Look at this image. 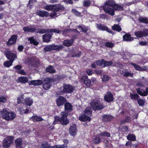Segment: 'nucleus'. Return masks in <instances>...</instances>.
<instances>
[{
  "label": "nucleus",
  "instance_id": "nucleus-1",
  "mask_svg": "<svg viewBox=\"0 0 148 148\" xmlns=\"http://www.w3.org/2000/svg\"><path fill=\"white\" fill-rule=\"evenodd\" d=\"M101 100L100 98H97L90 103L91 106L94 110H100L104 108V106L101 103Z\"/></svg>",
  "mask_w": 148,
  "mask_h": 148
},
{
  "label": "nucleus",
  "instance_id": "nucleus-2",
  "mask_svg": "<svg viewBox=\"0 0 148 148\" xmlns=\"http://www.w3.org/2000/svg\"><path fill=\"white\" fill-rule=\"evenodd\" d=\"M0 113L3 118L8 121L13 120L16 116V115L14 112L8 111L5 109H3L0 112Z\"/></svg>",
  "mask_w": 148,
  "mask_h": 148
},
{
  "label": "nucleus",
  "instance_id": "nucleus-3",
  "mask_svg": "<svg viewBox=\"0 0 148 148\" xmlns=\"http://www.w3.org/2000/svg\"><path fill=\"white\" fill-rule=\"evenodd\" d=\"M68 113L65 112H62L61 113L62 116L59 118L58 116H56L54 123L55 124L59 121L60 123L63 125H66L69 123V120L67 119Z\"/></svg>",
  "mask_w": 148,
  "mask_h": 148
},
{
  "label": "nucleus",
  "instance_id": "nucleus-4",
  "mask_svg": "<svg viewBox=\"0 0 148 148\" xmlns=\"http://www.w3.org/2000/svg\"><path fill=\"white\" fill-rule=\"evenodd\" d=\"M92 112L91 108L88 107L84 111L85 114H82L79 116V120L82 121H90L91 120V118L89 116H87L86 115L90 116L92 114Z\"/></svg>",
  "mask_w": 148,
  "mask_h": 148
},
{
  "label": "nucleus",
  "instance_id": "nucleus-5",
  "mask_svg": "<svg viewBox=\"0 0 148 148\" xmlns=\"http://www.w3.org/2000/svg\"><path fill=\"white\" fill-rule=\"evenodd\" d=\"M95 62L97 63V66H101L102 68L110 66L113 64V62L112 61H106L104 59L97 60Z\"/></svg>",
  "mask_w": 148,
  "mask_h": 148
},
{
  "label": "nucleus",
  "instance_id": "nucleus-6",
  "mask_svg": "<svg viewBox=\"0 0 148 148\" xmlns=\"http://www.w3.org/2000/svg\"><path fill=\"white\" fill-rule=\"evenodd\" d=\"M14 142V138L12 136H8L3 141L2 146L4 148H8Z\"/></svg>",
  "mask_w": 148,
  "mask_h": 148
},
{
  "label": "nucleus",
  "instance_id": "nucleus-7",
  "mask_svg": "<svg viewBox=\"0 0 148 148\" xmlns=\"http://www.w3.org/2000/svg\"><path fill=\"white\" fill-rule=\"evenodd\" d=\"M97 28L98 29L102 31H107V32L110 33V34H113L114 33L113 32L106 26L104 25H102L101 24H97Z\"/></svg>",
  "mask_w": 148,
  "mask_h": 148
},
{
  "label": "nucleus",
  "instance_id": "nucleus-8",
  "mask_svg": "<svg viewBox=\"0 0 148 148\" xmlns=\"http://www.w3.org/2000/svg\"><path fill=\"white\" fill-rule=\"evenodd\" d=\"M77 131V128L76 124L71 123L70 124L69 129V133L70 134L73 136L76 135Z\"/></svg>",
  "mask_w": 148,
  "mask_h": 148
},
{
  "label": "nucleus",
  "instance_id": "nucleus-9",
  "mask_svg": "<svg viewBox=\"0 0 148 148\" xmlns=\"http://www.w3.org/2000/svg\"><path fill=\"white\" fill-rule=\"evenodd\" d=\"M63 92H72L75 89V87L69 84H64L63 87Z\"/></svg>",
  "mask_w": 148,
  "mask_h": 148
},
{
  "label": "nucleus",
  "instance_id": "nucleus-10",
  "mask_svg": "<svg viewBox=\"0 0 148 148\" xmlns=\"http://www.w3.org/2000/svg\"><path fill=\"white\" fill-rule=\"evenodd\" d=\"M17 38L18 36L16 35H12L7 42V45L8 46H10L16 43Z\"/></svg>",
  "mask_w": 148,
  "mask_h": 148
},
{
  "label": "nucleus",
  "instance_id": "nucleus-11",
  "mask_svg": "<svg viewBox=\"0 0 148 148\" xmlns=\"http://www.w3.org/2000/svg\"><path fill=\"white\" fill-rule=\"evenodd\" d=\"M36 14L40 17H47L49 16V13L45 10H38L36 11Z\"/></svg>",
  "mask_w": 148,
  "mask_h": 148
},
{
  "label": "nucleus",
  "instance_id": "nucleus-12",
  "mask_svg": "<svg viewBox=\"0 0 148 148\" xmlns=\"http://www.w3.org/2000/svg\"><path fill=\"white\" fill-rule=\"evenodd\" d=\"M56 101L57 106L60 107L63 105L65 103H66L67 100L63 97L60 96L56 99Z\"/></svg>",
  "mask_w": 148,
  "mask_h": 148
},
{
  "label": "nucleus",
  "instance_id": "nucleus-13",
  "mask_svg": "<svg viewBox=\"0 0 148 148\" xmlns=\"http://www.w3.org/2000/svg\"><path fill=\"white\" fill-rule=\"evenodd\" d=\"M5 55L8 59L13 62L15 58L16 57V55L14 53H12L11 51H7L4 52Z\"/></svg>",
  "mask_w": 148,
  "mask_h": 148
},
{
  "label": "nucleus",
  "instance_id": "nucleus-14",
  "mask_svg": "<svg viewBox=\"0 0 148 148\" xmlns=\"http://www.w3.org/2000/svg\"><path fill=\"white\" fill-rule=\"evenodd\" d=\"M102 7L103 10L106 13L112 16L114 15V11L113 8L104 5Z\"/></svg>",
  "mask_w": 148,
  "mask_h": 148
},
{
  "label": "nucleus",
  "instance_id": "nucleus-15",
  "mask_svg": "<svg viewBox=\"0 0 148 148\" xmlns=\"http://www.w3.org/2000/svg\"><path fill=\"white\" fill-rule=\"evenodd\" d=\"M54 7L52 10L53 12H56L60 10H64L65 9V7L63 5H62L60 4H53Z\"/></svg>",
  "mask_w": 148,
  "mask_h": 148
},
{
  "label": "nucleus",
  "instance_id": "nucleus-16",
  "mask_svg": "<svg viewBox=\"0 0 148 148\" xmlns=\"http://www.w3.org/2000/svg\"><path fill=\"white\" fill-rule=\"evenodd\" d=\"M82 81L84 82V84L87 87H90L91 84V81L88 78L87 75L83 76L81 78Z\"/></svg>",
  "mask_w": 148,
  "mask_h": 148
},
{
  "label": "nucleus",
  "instance_id": "nucleus-17",
  "mask_svg": "<svg viewBox=\"0 0 148 148\" xmlns=\"http://www.w3.org/2000/svg\"><path fill=\"white\" fill-rule=\"evenodd\" d=\"M42 32H41V33H45L54 32L59 34L61 33L60 30L55 29H44V30H42Z\"/></svg>",
  "mask_w": 148,
  "mask_h": 148
},
{
  "label": "nucleus",
  "instance_id": "nucleus-18",
  "mask_svg": "<svg viewBox=\"0 0 148 148\" xmlns=\"http://www.w3.org/2000/svg\"><path fill=\"white\" fill-rule=\"evenodd\" d=\"M53 34L51 33V34L46 33L42 36L43 41L45 42H49L51 40Z\"/></svg>",
  "mask_w": 148,
  "mask_h": 148
},
{
  "label": "nucleus",
  "instance_id": "nucleus-19",
  "mask_svg": "<svg viewBox=\"0 0 148 148\" xmlns=\"http://www.w3.org/2000/svg\"><path fill=\"white\" fill-rule=\"evenodd\" d=\"M74 39L73 38L71 39H66L64 40L63 45L64 46L69 47L72 45L73 43Z\"/></svg>",
  "mask_w": 148,
  "mask_h": 148
},
{
  "label": "nucleus",
  "instance_id": "nucleus-20",
  "mask_svg": "<svg viewBox=\"0 0 148 148\" xmlns=\"http://www.w3.org/2000/svg\"><path fill=\"white\" fill-rule=\"evenodd\" d=\"M22 139L21 138H17L15 141L16 148H23L22 146Z\"/></svg>",
  "mask_w": 148,
  "mask_h": 148
},
{
  "label": "nucleus",
  "instance_id": "nucleus-21",
  "mask_svg": "<svg viewBox=\"0 0 148 148\" xmlns=\"http://www.w3.org/2000/svg\"><path fill=\"white\" fill-rule=\"evenodd\" d=\"M65 111L66 113H68L71 112L72 110V106L71 104L69 102L65 103L64 105Z\"/></svg>",
  "mask_w": 148,
  "mask_h": 148
},
{
  "label": "nucleus",
  "instance_id": "nucleus-22",
  "mask_svg": "<svg viewBox=\"0 0 148 148\" xmlns=\"http://www.w3.org/2000/svg\"><path fill=\"white\" fill-rule=\"evenodd\" d=\"M42 81L40 80H32L29 82V85L39 86L42 84Z\"/></svg>",
  "mask_w": 148,
  "mask_h": 148
},
{
  "label": "nucleus",
  "instance_id": "nucleus-23",
  "mask_svg": "<svg viewBox=\"0 0 148 148\" xmlns=\"http://www.w3.org/2000/svg\"><path fill=\"white\" fill-rule=\"evenodd\" d=\"M44 30V29H42L40 28H38L37 29L36 28L34 27H31L29 28V32H35L37 33H38L40 34H43L44 33H41V32H42V30Z\"/></svg>",
  "mask_w": 148,
  "mask_h": 148
},
{
  "label": "nucleus",
  "instance_id": "nucleus-24",
  "mask_svg": "<svg viewBox=\"0 0 148 148\" xmlns=\"http://www.w3.org/2000/svg\"><path fill=\"white\" fill-rule=\"evenodd\" d=\"M45 71L47 73L51 74L54 73L56 72V71L54 69L53 67L51 65H49L45 69Z\"/></svg>",
  "mask_w": 148,
  "mask_h": 148
},
{
  "label": "nucleus",
  "instance_id": "nucleus-25",
  "mask_svg": "<svg viewBox=\"0 0 148 148\" xmlns=\"http://www.w3.org/2000/svg\"><path fill=\"white\" fill-rule=\"evenodd\" d=\"M134 40V38L131 37L129 34H126L123 36V40L125 41H132Z\"/></svg>",
  "mask_w": 148,
  "mask_h": 148
},
{
  "label": "nucleus",
  "instance_id": "nucleus-26",
  "mask_svg": "<svg viewBox=\"0 0 148 148\" xmlns=\"http://www.w3.org/2000/svg\"><path fill=\"white\" fill-rule=\"evenodd\" d=\"M113 95L111 93H108L104 96L105 100L108 102H110L113 101Z\"/></svg>",
  "mask_w": 148,
  "mask_h": 148
},
{
  "label": "nucleus",
  "instance_id": "nucleus-27",
  "mask_svg": "<svg viewBox=\"0 0 148 148\" xmlns=\"http://www.w3.org/2000/svg\"><path fill=\"white\" fill-rule=\"evenodd\" d=\"M27 40L30 41V44H33L34 46H37L39 43L33 36L27 38Z\"/></svg>",
  "mask_w": 148,
  "mask_h": 148
},
{
  "label": "nucleus",
  "instance_id": "nucleus-28",
  "mask_svg": "<svg viewBox=\"0 0 148 148\" xmlns=\"http://www.w3.org/2000/svg\"><path fill=\"white\" fill-rule=\"evenodd\" d=\"M130 64L134 67L136 71H143L145 70L144 68L145 67H144V68H143L136 64L133 63H130Z\"/></svg>",
  "mask_w": 148,
  "mask_h": 148
},
{
  "label": "nucleus",
  "instance_id": "nucleus-29",
  "mask_svg": "<svg viewBox=\"0 0 148 148\" xmlns=\"http://www.w3.org/2000/svg\"><path fill=\"white\" fill-rule=\"evenodd\" d=\"M30 61L32 63L31 66H32L36 67L40 64L39 61L38 60L31 58Z\"/></svg>",
  "mask_w": 148,
  "mask_h": 148
},
{
  "label": "nucleus",
  "instance_id": "nucleus-30",
  "mask_svg": "<svg viewBox=\"0 0 148 148\" xmlns=\"http://www.w3.org/2000/svg\"><path fill=\"white\" fill-rule=\"evenodd\" d=\"M72 53L71 56L72 57H77L79 58L82 54L81 52L78 50L77 51H73Z\"/></svg>",
  "mask_w": 148,
  "mask_h": 148
},
{
  "label": "nucleus",
  "instance_id": "nucleus-31",
  "mask_svg": "<svg viewBox=\"0 0 148 148\" xmlns=\"http://www.w3.org/2000/svg\"><path fill=\"white\" fill-rule=\"evenodd\" d=\"M112 7L114 9V10H123V7L118 4H113L112 6Z\"/></svg>",
  "mask_w": 148,
  "mask_h": 148
},
{
  "label": "nucleus",
  "instance_id": "nucleus-32",
  "mask_svg": "<svg viewBox=\"0 0 148 148\" xmlns=\"http://www.w3.org/2000/svg\"><path fill=\"white\" fill-rule=\"evenodd\" d=\"M25 102L27 106H30L33 103V99L29 97L26 98L24 99Z\"/></svg>",
  "mask_w": 148,
  "mask_h": 148
},
{
  "label": "nucleus",
  "instance_id": "nucleus-33",
  "mask_svg": "<svg viewBox=\"0 0 148 148\" xmlns=\"http://www.w3.org/2000/svg\"><path fill=\"white\" fill-rule=\"evenodd\" d=\"M51 49L52 50L59 51L62 49L64 48V47L62 45H61L59 46L55 45H51Z\"/></svg>",
  "mask_w": 148,
  "mask_h": 148
},
{
  "label": "nucleus",
  "instance_id": "nucleus-34",
  "mask_svg": "<svg viewBox=\"0 0 148 148\" xmlns=\"http://www.w3.org/2000/svg\"><path fill=\"white\" fill-rule=\"evenodd\" d=\"M18 79L19 82L23 84L26 83L28 81V78L26 77H19L18 78Z\"/></svg>",
  "mask_w": 148,
  "mask_h": 148
},
{
  "label": "nucleus",
  "instance_id": "nucleus-35",
  "mask_svg": "<svg viewBox=\"0 0 148 148\" xmlns=\"http://www.w3.org/2000/svg\"><path fill=\"white\" fill-rule=\"evenodd\" d=\"M112 29L113 30L120 32L121 31L122 28L119 24H114L112 27Z\"/></svg>",
  "mask_w": 148,
  "mask_h": 148
},
{
  "label": "nucleus",
  "instance_id": "nucleus-36",
  "mask_svg": "<svg viewBox=\"0 0 148 148\" xmlns=\"http://www.w3.org/2000/svg\"><path fill=\"white\" fill-rule=\"evenodd\" d=\"M127 139L130 141H134L136 140V137L135 135L132 134H129L127 137Z\"/></svg>",
  "mask_w": 148,
  "mask_h": 148
},
{
  "label": "nucleus",
  "instance_id": "nucleus-37",
  "mask_svg": "<svg viewBox=\"0 0 148 148\" xmlns=\"http://www.w3.org/2000/svg\"><path fill=\"white\" fill-rule=\"evenodd\" d=\"M113 119V117L108 115H104L103 116V120L105 121H109L112 120Z\"/></svg>",
  "mask_w": 148,
  "mask_h": 148
},
{
  "label": "nucleus",
  "instance_id": "nucleus-38",
  "mask_svg": "<svg viewBox=\"0 0 148 148\" xmlns=\"http://www.w3.org/2000/svg\"><path fill=\"white\" fill-rule=\"evenodd\" d=\"M97 135L98 136L101 137L102 139L103 138L102 137H109L110 136V134L105 131L103 132L100 134H98Z\"/></svg>",
  "mask_w": 148,
  "mask_h": 148
},
{
  "label": "nucleus",
  "instance_id": "nucleus-39",
  "mask_svg": "<svg viewBox=\"0 0 148 148\" xmlns=\"http://www.w3.org/2000/svg\"><path fill=\"white\" fill-rule=\"evenodd\" d=\"M32 119L34 121H40L43 120V119L39 116H34L32 117Z\"/></svg>",
  "mask_w": 148,
  "mask_h": 148
},
{
  "label": "nucleus",
  "instance_id": "nucleus-40",
  "mask_svg": "<svg viewBox=\"0 0 148 148\" xmlns=\"http://www.w3.org/2000/svg\"><path fill=\"white\" fill-rule=\"evenodd\" d=\"M122 74L125 77H133V74L129 72L128 71H123Z\"/></svg>",
  "mask_w": 148,
  "mask_h": 148
},
{
  "label": "nucleus",
  "instance_id": "nucleus-41",
  "mask_svg": "<svg viewBox=\"0 0 148 148\" xmlns=\"http://www.w3.org/2000/svg\"><path fill=\"white\" fill-rule=\"evenodd\" d=\"M77 27L79 29L81 28L82 31L85 33H86L88 30V27L85 25H84L82 27L81 25H78Z\"/></svg>",
  "mask_w": 148,
  "mask_h": 148
},
{
  "label": "nucleus",
  "instance_id": "nucleus-42",
  "mask_svg": "<svg viewBox=\"0 0 148 148\" xmlns=\"http://www.w3.org/2000/svg\"><path fill=\"white\" fill-rule=\"evenodd\" d=\"M138 20L141 23L148 24V18H144L142 17H140L138 18Z\"/></svg>",
  "mask_w": 148,
  "mask_h": 148
},
{
  "label": "nucleus",
  "instance_id": "nucleus-43",
  "mask_svg": "<svg viewBox=\"0 0 148 148\" xmlns=\"http://www.w3.org/2000/svg\"><path fill=\"white\" fill-rule=\"evenodd\" d=\"M99 137L96 136L93 137L92 141L94 143L98 144L100 143L101 142L100 138Z\"/></svg>",
  "mask_w": 148,
  "mask_h": 148
},
{
  "label": "nucleus",
  "instance_id": "nucleus-44",
  "mask_svg": "<svg viewBox=\"0 0 148 148\" xmlns=\"http://www.w3.org/2000/svg\"><path fill=\"white\" fill-rule=\"evenodd\" d=\"M130 96L132 99L136 100L139 98V96L138 95L135 93H130Z\"/></svg>",
  "mask_w": 148,
  "mask_h": 148
},
{
  "label": "nucleus",
  "instance_id": "nucleus-45",
  "mask_svg": "<svg viewBox=\"0 0 148 148\" xmlns=\"http://www.w3.org/2000/svg\"><path fill=\"white\" fill-rule=\"evenodd\" d=\"M68 147L67 145L66 144H63L62 145H57L51 147L50 148H67Z\"/></svg>",
  "mask_w": 148,
  "mask_h": 148
},
{
  "label": "nucleus",
  "instance_id": "nucleus-46",
  "mask_svg": "<svg viewBox=\"0 0 148 148\" xmlns=\"http://www.w3.org/2000/svg\"><path fill=\"white\" fill-rule=\"evenodd\" d=\"M134 35L138 37H142L143 36V34L142 31H137L134 32Z\"/></svg>",
  "mask_w": 148,
  "mask_h": 148
},
{
  "label": "nucleus",
  "instance_id": "nucleus-47",
  "mask_svg": "<svg viewBox=\"0 0 148 148\" xmlns=\"http://www.w3.org/2000/svg\"><path fill=\"white\" fill-rule=\"evenodd\" d=\"M52 79L48 77L45 78L43 81L42 83L51 84V82Z\"/></svg>",
  "mask_w": 148,
  "mask_h": 148
},
{
  "label": "nucleus",
  "instance_id": "nucleus-48",
  "mask_svg": "<svg viewBox=\"0 0 148 148\" xmlns=\"http://www.w3.org/2000/svg\"><path fill=\"white\" fill-rule=\"evenodd\" d=\"M42 87L45 90L49 89L51 86V84L42 83Z\"/></svg>",
  "mask_w": 148,
  "mask_h": 148
},
{
  "label": "nucleus",
  "instance_id": "nucleus-49",
  "mask_svg": "<svg viewBox=\"0 0 148 148\" xmlns=\"http://www.w3.org/2000/svg\"><path fill=\"white\" fill-rule=\"evenodd\" d=\"M91 3V1L90 0H84L83 2V5L86 7L89 6Z\"/></svg>",
  "mask_w": 148,
  "mask_h": 148
},
{
  "label": "nucleus",
  "instance_id": "nucleus-50",
  "mask_svg": "<svg viewBox=\"0 0 148 148\" xmlns=\"http://www.w3.org/2000/svg\"><path fill=\"white\" fill-rule=\"evenodd\" d=\"M53 7L54 5H47L44 7V9L48 11L50 10L52 11Z\"/></svg>",
  "mask_w": 148,
  "mask_h": 148
},
{
  "label": "nucleus",
  "instance_id": "nucleus-51",
  "mask_svg": "<svg viewBox=\"0 0 148 148\" xmlns=\"http://www.w3.org/2000/svg\"><path fill=\"white\" fill-rule=\"evenodd\" d=\"M13 62L10 60L5 61L4 63V65L5 67H9L12 65Z\"/></svg>",
  "mask_w": 148,
  "mask_h": 148
},
{
  "label": "nucleus",
  "instance_id": "nucleus-52",
  "mask_svg": "<svg viewBox=\"0 0 148 148\" xmlns=\"http://www.w3.org/2000/svg\"><path fill=\"white\" fill-rule=\"evenodd\" d=\"M114 44L111 42H106L105 44V46L109 48H112L114 47Z\"/></svg>",
  "mask_w": 148,
  "mask_h": 148
},
{
  "label": "nucleus",
  "instance_id": "nucleus-53",
  "mask_svg": "<svg viewBox=\"0 0 148 148\" xmlns=\"http://www.w3.org/2000/svg\"><path fill=\"white\" fill-rule=\"evenodd\" d=\"M71 11L75 15L77 16H81V13L78 12L77 10L75 9H73Z\"/></svg>",
  "mask_w": 148,
  "mask_h": 148
},
{
  "label": "nucleus",
  "instance_id": "nucleus-54",
  "mask_svg": "<svg viewBox=\"0 0 148 148\" xmlns=\"http://www.w3.org/2000/svg\"><path fill=\"white\" fill-rule=\"evenodd\" d=\"M34 2H36V0H29L27 6H29L30 9L32 8V7L34 5Z\"/></svg>",
  "mask_w": 148,
  "mask_h": 148
},
{
  "label": "nucleus",
  "instance_id": "nucleus-55",
  "mask_svg": "<svg viewBox=\"0 0 148 148\" xmlns=\"http://www.w3.org/2000/svg\"><path fill=\"white\" fill-rule=\"evenodd\" d=\"M44 49L45 52L50 51L52 50L51 45L46 46L44 48Z\"/></svg>",
  "mask_w": 148,
  "mask_h": 148
},
{
  "label": "nucleus",
  "instance_id": "nucleus-56",
  "mask_svg": "<svg viewBox=\"0 0 148 148\" xmlns=\"http://www.w3.org/2000/svg\"><path fill=\"white\" fill-rule=\"evenodd\" d=\"M109 77L107 75H104L102 78V81L103 82H106L109 80Z\"/></svg>",
  "mask_w": 148,
  "mask_h": 148
},
{
  "label": "nucleus",
  "instance_id": "nucleus-57",
  "mask_svg": "<svg viewBox=\"0 0 148 148\" xmlns=\"http://www.w3.org/2000/svg\"><path fill=\"white\" fill-rule=\"evenodd\" d=\"M7 100V97L4 96H0V102H5Z\"/></svg>",
  "mask_w": 148,
  "mask_h": 148
},
{
  "label": "nucleus",
  "instance_id": "nucleus-58",
  "mask_svg": "<svg viewBox=\"0 0 148 148\" xmlns=\"http://www.w3.org/2000/svg\"><path fill=\"white\" fill-rule=\"evenodd\" d=\"M138 103L140 106H143L145 103V101L143 99H139L138 100Z\"/></svg>",
  "mask_w": 148,
  "mask_h": 148
},
{
  "label": "nucleus",
  "instance_id": "nucleus-59",
  "mask_svg": "<svg viewBox=\"0 0 148 148\" xmlns=\"http://www.w3.org/2000/svg\"><path fill=\"white\" fill-rule=\"evenodd\" d=\"M16 72L18 74L23 75H25L26 74V73L23 69H21L20 70L16 71Z\"/></svg>",
  "mask_w": 148,
  "mask_h": 148
},
{
  "label": "nucleus",
  "instance_id": "nucleus-60",
  "mask_svg": "<svg viewBox=\"0 0 148 148\" xmlns=\"http://www.w3.org/2000/svg\"><path fill=\"white\" fill-rule=\"evenodd\" d=\"M23 96L21 95L19 97H18L17 98V100L18 101V103L19 104L22 101H23Z\"/></svg>",
  "mask_w": 148,
  "mask_h": 148
},
{
  "label": "nucleus",
  "instance_id": "nucleus-61",
  "mask_svg": "<svg viewBox=\"0 0 148 148\" xmlns=\"http://www.w3.org/2000/svg\"><path fill=\"white\" fill-rule=\"evenodd\" d=\"M50 145L47 143L42 144L41 145V148H50Z\"/></svg>",
  "mask_w": 148,
  "mask_h": 148
},
{
  "label": "nucleus",
  "instance_id": "nucleus-62",
  "mask_svg": "<svg viewBox=\"0 0 148 148\" xmlns=\"http://www.w3.org/2000/svg\"><path fill=\"white\" fill-rule=\"evenodd\" d=\"M57 13L56 12H51L50 14H49V16L53 18L55 16L57 17L58 15H57Z\"/></svg>",
  "mask_w": 148,
  "mask_h": 148
},
{
  "label": "nucleus",
  "instance_id": "nucleus-63",
  "mask_svg": "<svg viewBox=\"0 0 148 148\" xmlns=\"http://www.w3.org/2000/svg\"><path fill=\"white\" fill-rule=\"evenodd\" d=\"M22 66L20 65H18L14 67V68L17 71L20 70L22 68Z\"/></svg>",
  "mask_w": 148,
  "mask_h": 148
},
{
  "label": "nucleus",
  "instance_id": "nucleus-64",
  "mask_svg": "<svg viewBox=\"0 0 148 148\" xmlns=\"http://www.w3.org/2000/svg\"><path fill=\"white\" fill-rule=\"evenodd\" d=\"M143 33V36L145 37V36L148 35V29H145L142 31Z\"/></svg>",
  "mask_w": 148,
  "mask_h": 148
}]
</instances>
